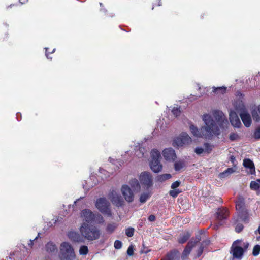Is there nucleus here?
Wrapping results in <instances>:
<instances>
[{"mask_svg": "<svg viewBox=\"0 0 260 260\" xmlns=\"http://www.w3.org/2000/svg\"><path fill=\"white\" fill-rule=\"evenodd\" d=\"M129 184L131 185L132 187H133L134 189L138 190L140 189V184L139 183L137 179H133L131 180Z\"/></svg>", "mask_w": 260, "mask_h": 260, "instance_id": "34", "label": "nucleus"}, {"mask_svg": "<svg viewBox=\"0 0 260 260\" xmlns=\"http://www.w3.org/2000/svg\"><path fill=\"white\" fill-rule=\"evenodd\" d=\"M236 219L234 218L235 224H236V227H235V230L237 233H240L241 232L243 229V225L241 223H237V222L236 221Z\"/></svg>", "mask_w": 260, "mask_h": 260, "instance_id": "41", "label": "nucleus"}, {"mask_svg": "<svg viewBox=\"0 0 260 260\" xmlns=\"http://www.w3.org/2000/svg\"><path fill=\"white\" fill-rule=\"evenodd\" d=\"M45 250L50 254H54L57 252V247L52 242H48L45 246Z\"/></svg>", "mask_w": 260, "mask_h": 260, "instance_id": "19", "label": "nucleus"}, {"mask_svg": "<svg viewBox=\"0 0 260 260\" xmlns=\"http://www.w3.org/2000/svg\"><path fill=\"white\" fill-rule=\"evenodd\" d=\"M162 155L168 161H174L177 157L175 150L172 148L165 149L162 151Z\"/></svg>", "mask_w": 260, "mask_h": 260, "instance_id": "11", "label": "nucleus"}, {"mask_svg": "<svg viewBox=\"0 0 260 260\" xmlns=\"http://www.w3.org/2000/svg\"><path fill=\"white\" fill-rule=\"evenodd\" d=\"M256 232H258L260 235V225L259 226L258 229L255 231V233H256Z\"/></svg>", "mask_w": 260, "mask_h": 260, "instance_id": "58", "label": "nucleus"}, {"mask_svg": "<svg viewBox=\"0 0 260 260\" xmlns=\"http://www.w3.org/2000/svg\"><path fill=\"white\" fill-rule=\"evenodd\" d=\"M257 110L258 111V112L260 114V105L257 107Z\"/></svg>", "mask_w": 260, "mask_h": 260, "instance_id": "60", "label": "nucleus"}, {"mask_svg": "<svg viewBox=\"0 0 260 260\" xmlns=\"http://www.w3.org/2000/svg\"><path fill=\"white\" fill-rule=\"evenodd\" d=\"M180 185V181H176L171 184V188L177 189L176 188Z\"/></svg>", "mask_w": 260, "mask_h": 260, "instance_id": "47", "label": "nucleus"}, {"mask_svg": "<svg viewBox=\"0 0 260 260\" xmlns=\"http://www.w3.org/2000/svg\"><path fill=\"white\" fill-rule=\"evenodd\" d=\"M239 115L244 125L249 127L251 124V118L247 111L240 112Z\"/></svg>", "mask_w": 260, "mask_h": 260, "instance_id": "17", "label": "nucleus"}, {"mask_svg": "<svg viewBox=\"0 0 260 260\" xmlns=\"http://www.w3.org/2000/svg\"><path fill=\"white\" fill-rule=\"evenodd\" d=\"M180 112V108L178 107H174L172 110V113L175 117L179 116Z\"/></svg>", "mask_w": 260, "mask_h": 260, "instance_id": "42", "label": "nucleus"}, {"mask_svg": "<svg viewBox=\"0 0 260 260\" xmlns=\"http://www.w3.org/2000/svg\"><path fill=\"white\" fill-rule=\"evenodd\" d=\"M254 137L256 140L260 139V127L255 129L254 133Z\"/></svg>", "mask_w": 260, "mask_h": 260, "instance_id": "43", "label": "nucleus"}, {"mask_svg": "<svg viewBox=\"0 0 260 260\" xmlns=\"http://www.w3.org/2000/svg\"><path fill=\"white\" fill-rule=\"evenodd\" d=\"M243 165L247 169V173L251 175L255 174V169L253 162L249 158L243 160Z\"/></svg>", "mask_w": 260, "mask_h": 260, "instance_id": "14", "label": "nucleus"}, {"mask_svg": "<svg viewBox=\"0 0 260 260\" xmlns=\"http://www.w3.org/2000/svg\"><path fill=\"white\" fill-rule=\"evenodd\" d=\"M181 192V191L179 189H172V190H170L169 194L173 198L176 197L179 193Z\"/></svg>", "mask_w": 260, "mask_h": 260, "instance_id": "38", "label": "nucleus"}, {"mask_svg": "<svg viewBox=\"0 0 260 260\" xmlns=\"http://www.w3.org/2000/svg\"><path fill=\"white\" fill-rule=\"evenodd\" d=\"M151 160H156L160 159L161 155L160 152L155 149H154L151 151Z\"/></svg>", "mask_w": 260, "mask_h": 260, "instance_id": "25", "label": "nucleus"}, {"mask_svg": "<svg viewBox=\"0 0 260 260\" xmlns=\"http://www.w3.org/2000/svg\"><path fill=\"white\" fill-rule=\"evenodd\" d=\"M230 120L231 124L236 128H239L241 125V121L234 111H231L230 113Z\"/></svg>", "mask_w": 260, "mask_h": 260, "instance_id": "16", "label": "nucleus"}, {"mask_svg": "<svg viewBox=\"0 0 260 260\" xmlns=\"http://www.w3.org/2000/svg\"><path fill=\"white\" fill-rule=\"evenodd\" d=\"M100 5L101 7H103V5L102 3H100Z\"/></svg>", "mask_w": 260, "mask_h": 260, "instance_id": "61", "label": "nucleus"}, {"mask_svg": "<svg viewBox=\"0 0 260 260\" xmlns=\"http://www.w3.org/2000/svg\"><path fill=\"white\" fill-rule=\"evenodd\" d=\"M196 245V242H193L192 241H190L185 247L182 255H181V259L182 260H186L188 256L190 253V252L192 250L193 247Z\"/></svg>", "mask_w": 260, "mask_h": 260, "instance_id": "15", "label": "nucleus"}, {"mask_svg": "<svg viewBox=\"0 0 260 260\" xmlns=\"http://www.w3.org/2000/svg\"><path fill=\"white\" fill-rule=\"evenodd\" d=\"M230 160L232 162H234L235 160V157L234 156H231Z\"/></svg>", "mask_w": 260, "mask_h": 260, "instance_id": "55", "label": "nucleus"}, {"mask_svg": "<svg viewBox=\"0 0 260 260\" xmlns=\"http://www.w3.org/2000/svg\"><path fill=\"white\" fill-rule=\"evenodd\" d=\"M191 141V137L186 133L183 132L174 139L173 145L174 147H182L190 144Z\"/></svg>", "mask_w": 260, "mask_h": 260, "instance_id": "7", "label": "nucleus"}, {"mask_svg": "<svg viewBox=\"0 0 260 260\" xmlns=\"http://www.w3.org/2000/svg\"><path fill=\"white\" fill-rule=\"evenodd\" d=\"M99 173L101 174L100 176L102 179L106 178L110 176V173L102 168L99 169Z\"/></svg>", "mask_w": 260, "mask_h": 260, "instance_id": "36", "label": "nucleus"}, {"mask_svg": "<svg viewBox=\"0 0 260 260\" xmlns=\"http://www.w3.org/2000/svg\"><path fill=\"white\" fill-rule=\"evenodd\" d=\"M55 49H54L52 50V51L51 53H52L54 52H55Z\"/></svg>", "mask_w": 260, "mask_h": 260, "instance_id": "62", "label": "nucleus"}, {"mask_svg": "<svg viewBox=\"0 0 260 260\" xmlns=\"http://www.w3.org/2000/svg\"><path fill=\"white\" fill-rule=\"evenodd\" d=\"M139 225L140 226H142V225H143V221L142 220L141 222H140Z\"/></svg>", "mask_w": 260, "mask_h": 260, "instance_id": "59", "label": "nucleus"}, {"mask_svg": "<svg viewBox=\"0 0 260 260\" xmlns=\"http://www.w3.org/2000/svg\"><path fill=\"white\" fill-rule=\"evenodd\" d=\"M81 235L89 241L98 239L101 235L100 230L96 226L82 222L79 228Z\"/></svg>", "mask_w": 260, "mask_h": 260, "instance_id": "2", "label": "nucleus"}, {"mask_svg": "<svg viewBox=\"0 0 260 260\" xmlns=\"http://www.w3.org/2000/svg\"><path fill=\"white\" fill-rule=\"evenodd\" d=\"M239 138L238 134L236 133H231L229 135V139L231 141H234Z\"/></svg>", "mask_w": 260, "mask_h": 260, "instance_id": "40", "label": "nucleus"}, {"mask_svg": "<svg viewBox=\"0 0 260 260\" xmlns=\"http://www.w3.org/2000/svg\"><path fill=\"white\" fill-rule=\"evenodd\" d=\"M114 246L116 249H119L122 247V242L119 240H116L114 242Z\"/></svg>", "mask_w": 260, "mask_h": 260, "instance_id": "44", "label": "nucleus"}, {"mask_svg": "<svg viewBox=\"0 0 260 260\" xmlns=\"http://www.w3.org/2000/svg\"><path fill=\"white\" fill-rule=\"evenodd\" d=\"M19 3L21 4H24L28 2V0H19Z\"/></svg>", "mask_w": 260, "mask_h": 260, "instance_id": "54", "label": "nucleus"}, {"mask_svg": "<svg viewBox=\"0 0 260 260\" xmlns=\"http://www.w3.org/2000/svg\"><path fill=\"white\" fill-rule=\"evenodd\" d=\"M138 145L135 147V154L138 158H142L145 156L146 150L143 147H142V146H140L139 143H138Z\"/></svg>", "mask_w": 260, "mask_h": 260, "instance_id": "21", "label": "nucleus"}, {"mask_svg": "<svg viewBox=\"0 0 260 260\" xmlns=\"http://www.w3.org/2000/svg\"><path fill=\"white\" fill-rule=\"evenodd\" d=\"M80 217L83 222H86L87 224L94 222L96 224H101L104 222V218L100 214H94L88 209H85L81 211Z\"/></svg>", "mask_w": 260, "mask_h": 260, "instance_id": "5", "label": "nucleus"}, {"mask_svg": "<svg viewBox=\"0 0 260 260\" xmlns=\"http://www.w3.org/2000/svg\"><path fill=\"white\" fill-rule=\"evenodd\" d=\"M110 199L113 204L117 207L121 206L123 205V201L120 195L115 190H112L109 194Z\"/></svg>", "mask_w": 260, "mask_h": 260, "instance_id": "9", "label": "nucleus"}, {"mask_svg": "<svg viewBox=\"0 0 260 260\" xmlns=\"http://www.w3.org/2000/svg\"><path fill=\"white\" fill-rule=\"evenodd\" d=\"M260 253V245H256L253 249L252 254L254 256H257Z\"/></svg>", "mask_w": 260, "mask_h": 260, "instance_id": "37", "label": "nucleus"}, {"mask_svg": "<svg viewBox=\"0 0 260 260\" xmlns=\"http://www.w3.org/2000/svg\"><path fill=\"white\" fill-rule=\"evenodd\" d=\"M251 189L257 190L260 188V182L257 179L255 181H251L250 184Z\"/></svg>", "mask_w": 260, "mask_h": 260, "instance_id": "33", "label": "nucleus"}, {"mask_svg": "<svg viewBox=\"0 0 260 260\" xmlns=\"http://www.w3.org/2000/svg\"><path fill=\"white\" fill-rule=\"evenodd\" d=\"M217 218L219 220L226 219L228 216V211L225 208H219L217 213Z\"/></svg>", "mask_w": 260, "mask_h": 260, "instance_id": "20", "label": "nucleus"}, {"mask_svg": "<svg viewBox=\"0 0 260 260\" xmlns=\"http://www.w3.org/2000/svg\"><path fill=\"white\" fill-rule=\"evenodd\" d=\"M134 229L133 228H128L125 230V234L128 237H131L134 235Z\"/></svg>", "mask_w": 260, "mask_h": 260, "instance_id": "39", "label": "nucleus"}, {"mask_svg": "<svg viewBox=\"0 0 260 260\" xmlns=\"http://www.w3.org/2000/svg\"><path fill=\"white\" fill-rule=\"evenodd\" d=\"M205 149L204 151L207 153H210L212 150V147L209 143L204 144Z\"/></svg>", "mask_w": 260, "mask_h": 260, "instance_id": "45", "label": "nucleus"}, {"mask_svg": "<svg viewBox=\"0 0 260 260\" xmlns=\"http://www.w3.org/2000/svg\"><path fill=\"white\" fill-rule=\"evenodd\" d=\"M117 226L118 224L116 223L112 222L108 223L107 225L106 230L108 233L111 234L115 231Z\"/></svg>", "mask_w": 260, "mask_h": 260, "instance_id": "27", "label": "nucleus"}, {"mask_svg": "<svg viewBox=\"0 0 260 260\" xmlns=\"http://www.w3.org/2000/svg\"><path fill=\"white\" fill-rule=\"evenodd\" d=\"M201 233H200L199 234L196 235V241H193V242H196V244L199 242H200L201 240Z\"/></svg>", "mask_w": 260, "mask_h": 260, "instance_id": "51", "label": "nucleus"}, {"mask_svg": "<svg viewBox=\"0 0 260 260\" xmlns=\"http://www.w3.org/2000/svg\"><path fill=\"white\" fill-rule=\"evenodd\" d=\"M179 253L178 250H173L167 255L166 260H179Z\"/></svg>", "mask_w": 260, "mask_h": 260, "instance_id": "22", "label": "nucleus"}, {"mask_svg": "<svg viewBox=\"0 0 260 260\" xmlns=\"http://www.w3.org/2000/svg\"><path fill=\"white\" fill-rule=\"evenodd\" d=\"M151 197L150 193L147 192H144L142 193L140 197V202L141 203H144L146 202V201Z\"/></svg>", "mask_w": 260, "mask_h": 260, "instance_id": "30", "label": "nucleus"}, {"mask_svg": "<svg viewBox=\"0 0 260 260\" xmlns=\"http://www.w3.org/2000/svg\"><path fill=\"white\" fill-rule=\"evenodd\" d=\"M79 199L77 200L74 202V204H76Z\"/></svg>", "mask_w": 260, "mask_h": 260, "instance_id": "63", "label": "nucleus"}, {"mask_svg": "<svg viewBox=\"0 0 260 260\" xmlns=\"http://www.w3.org/2000/svg\"><path fill=\"white\" fill-rule=\"evenodd\" d=\"M140 182L141 185L147 189L152 185V177L150 173L143 172L140 176Z\"/></svg>", "mask_w": 260, "mask_h": 260, "instance_id": "8", "label": "nucleus"}, {"mask_svg": "<svg viewBox=\"0 0 260 260\" xmlns=\"http://www.w3.org/2000/svg\"><path fill=\"white\" fill-rule=\"evenodd\" d=\"M69 238L74 242H79L81 241L80 235L76 232L70 231L68 234Z\"/></svg>", "mask_w": 260, "mask_h": 260, "instance_id": "23", "label": "nucleus"}, {"mask_svg": "<svg viewBox=\"0 0 260 260\" xmlns=\"http://www.w3.org/2000/svg\"><path fill=\"white\" fill-rule=\"evenodd\" d=\"M45 49L46 50L45 55H46V57H47V58H49L48 53L47 52L48 48H45Z\"/></svg>", "mask_w": 260, "mask_h": 260, "instance_id": "56", "label": "nucleus"}, {"mask_svg": "<svg viewBox=\"0 0 260 260\" xmlns=\"http://www.w3.org/2000/svg\"><path fill=\"white\" fill-rule=\"evenodd\" d=\"M185 167L184 162L183 160H178L174 164V169L175 171H178Z\"/></svg>", "mask_w": 260, "mask_h": 260, "instance_id": "29", "label": "nucleus"}, {"mask_svg": "<svg viewBox=\"0 0 260 260\" xmlns=\"http://www.w3.org/2000/svg\"><path fill=\"white\" fill-rule=\"evenodd\" d=\"M90 180L93 181V183L91 185V186L96 185L98 182V180L96 179V178L94 175H91L90 176Z\"/></svg>", "mask_w": 260, "mask_h": 260, "instance_id": "50", "label": "nucleus"}, {"mask_svg": "<svg viewBox=\"0 0 260 260\" xmlns=\"http://www.w3.org/2000/svg\"><path fill=\"white\" fill-rule=\"evenodd\" d=\"M212 88H213V92L216 94H219V93L223 94V93H225L226 90V87L225 86H221V87H213Z\"/></svg>", "mask_w": 260, "mask_h": 260, "instance_id": "28", "label": "nucleus"}, {"mask_svg": "<svg viewBox=\"0 0 260 260\" xmlns=\"http://www.w3.org/2000/svg\"><path fill=\"white\" fill-rule=\"evenodd\" d=\"M202 120L205 125L200 129L193 124L189 126L191 133L196 137L210 139L214 135L218 136L220 133V129H223L228 124L223 112L219 110L214 111L212 116L209 114H204Z\"/></svg>", "mask_w": 260, "mask_h": 260, "instance_id": "1", "label": "nucleus"}, {"mask_svg": "<svg viewBox=\"0 0 260 260\" xmlns=\"http://www.w3.org/2000/svg\"><path fill=\"white\" fill-rule=\"evenodd\" d=\"M257 109H253L251 112L252 116L254 121L258 122L260 120V116Z\"/></svg>", "mask_w": 260, "mask_h": 260, "instance_id": "35", "label": "nucleus"}, {"mask_svg": "<svg viewBox=\"0 0 260 260\" xmlns=\"http://www.w3.org/2000/svg\"><path fill=\"white\" fill-rule=\"evenodd\" d=\"M38 238V237H36L35 239L34 240H29V243H28V245L30 247H32L33 244H34V241L37 239V238Z\"/></svg>", "mask_w": 260, "mask_h": 260, "instance_id": "53", "label": "nucleus"}, {"mask_svg": "<svg viewBox=\"0 0 260 260\" xmlns=\"http://www.w3.org/2000/svg\"><path fill=\"white\" fill-rule=\"evenodd\" d=\"M203 242L201 244V246L199 248V249L197 250V256L199 257H200L202 254L203 253V250H204V247H203Z\"/></svg>", "mask_w": 260, "mask_h": 260, "instance_id": "46", "label": "nucleus"}, {"mask_svg": "<svg viewBox=\"0 0 260 260\" xmlns=\"http://www.w3.org/2000/svg\"><path fill=\"white\" fill-rule=\"evenodd\" d=\"M249 246L248 242H244L242 240L235 241L231 246L230 253L233 255V259L241 260Z\"/></svg>", "mask_w": 260, "mask_h": 260, "instance_id": "4", "label": "nucleus"}, {"mask_svg": "<svg viewBox=\"0 0 260 260\" xmlns=\"http://www.w3.org/2000/svg\"><path fill=\"white\" fill-rule=\"evenodd\" d=\"M121 191L125 200L127 202L131 203L134 201V194L127 185H122Z\"/></svg>", "mask_w": 260, "mask_h": 260, "instance_id": "10", "label": "nucleus"}, {"mask_svg": "<svg viewBox=\"0 0 260 260\" xmlns=\"http://www.w3.org/2000/svg\"><path fill=\"white\" fill-rule=\"evenodd\" d=\"M58 257L60 260H78L76 259L73 246L68 242H63L60 244Z\"/></svg>", "mask_w": 260, "mask_h": 260, "instance_id": "3", "label": "nucleus"}, {"mask_svg": "<svg viewBox=\"0 0 260 260\" xmlns=\"http://www.w3.org/2000/svg\"><path fill=\"white\" fill-rule=\"evenodd\" d=\"M172 176L170 174H164L158 175L156 177V180L160 182H163L165 181L170 179Z\"/></svg>", "mask_w": 260, "mask_h": 260, "instance_id": "26", "label": "nucleus"}, {"mask_svg": "<svg viewBox=\"0 0 260 260\" xmlns=\"http://www.w3.org/2000/svg\"><path fill=\"white\" fill-rule=\"evenodd\" d=\"M100 11L104 12H105L106 11V9L103 7H101Z\"/></svg>", "mask_w": 260, "mask_h": 260, "instance_id": "57", "label": "nucleus"}, {"mask_svg": "<svg viewBox=\"0 0 260 260\" xmlns=\"http://www.w3.org/2000/svg\"><path fill=\"white\" fill-rule=\"evenodd\" d=\"M127 254L129 256H132L134 254V248L132 245H130L127 250Z\"/></svg>", "mask_w": 260, "mask_h": 260, "instance_id": "49", "label": "nucleus"}, {"mask_svg": "<svg viewBox=\"0 0 260 260\" xmlns=\"http://www.w3.org/2000/svg\"><path fill=\"white\" fill-rule=\"evenodd\" d=\"M110 203L105 198H100L97 199L95 207L102 214L109 217L112 216V212L110 207Z\"/></svg>", "mask_w": 260, "mask_h": 260, "instance_id": "6", "label": "nucleus"}, {"mask_svg": "<svg viewBox=\"0 0 260 260\" xmlns=\"http://www.w3.org/2000/svg\"><path fill=\"white\" fill-rule=\"evenodd\" d=\"M239 94H240V96H239V99L235 101L234 103V107L235 110L239 113H240V112H242L243 111H246L245 106L244 104V102L242 100V94H241L240 92H238V95H239Z\"/></svg>", "mask_w": 260, "mask_h": 260, "instance_id": "12", "label": "nucleus"}, {"mask_svg": "<svg viewBox=\"0 0 260 260\" xmlns=\"http://www.w3.org/2000/svg\"><path fill=\"white\" fill-rule=\"evenodd\" d=\"M89 252L88 248L87 246L82 245L80 247L79 252L80 255H86Z\"/></svg>", "mask_w": 260, "mask_h": 260, "instance_id": "32", "label": "nucleus"}, {"mask_svg": "<svg viewBox=\"0 0 260 260\" xmlns=\"http://www.w3.org/2000/svg\"><path fill=\"white\" fill-rule=\"evenodd\" d=\"M155 216L154 215H150L148 217V220L150 221H154L155 220Z\"/></svg>", "mask_w": 260, "mask_h": 260, "instance_id": "52", "label": "nucleus"}, {"mask_svg": "<svg viewBox=\"0 0 260 260\" xmlns=\"http://www.w3.org/2000/svg\"><path fill=\"white\" fill-rule=\"evenodd\" d=\"M234 172V170L233 168H228L224 172L219 174V176L220 178H223L226 177L229 175L231 174Z\"/></svg>", "mask_w": 260, "mask_h": 260, "instance_id": "31", "label": "nucleus"}, {"mask_svg": "<svg viewBox=\"0 0 260 260\" xmlns=\"http://www.w3.org/2000/svg\"><path fill=\"white\" fill-rule=\"evenodd\" d=\"M194 151L197 154L200 155L204 151V149L202 147H197L195 148Z\"/></svg>", "mask_w": 260, "mask_h": 260, "instance_id": "48", "label": "nucleus"}, {"mask_svg": "<svg viewBox=\"0 0 260 260\" xmlns=\"http://www.w3.org/2000/svg\"><path fill=\"white\" fill-rule=\"evenodd\" d=\"M150 166L151 169L154 173H158L160 172L162 169V165L159 160H151Z\"/></svg>", "mask_w": 260, "mask_h": 260, "instance_id": "18", "label": "nucleus"}, {"mask_svg": "<svg viewBox=\"0 0 260 260\" xmlns=\"http://www.w3.org/2000/svg\"><path fill=\"white\" fill-rule=\"evenodd\" d=\"M190 233L187 231L181 234L178 239V242L180 244L184 243L190 237Z\"/></svg>", "mask_w": 260, "mask_h": 260, "instance_id": "24", "label": "nucleus"}, {"mask_svg": "<svg viewBox=\"0 0 260 260\" xmlns=\"http://www.w3.org/2000/svg\"><path fill=\"white\" fill-rule=\"evenodd\" d=\"M241 206L239 204H236V208H239L238 211V216L236 219V221L238 222L239 221H242L246 222L248 218V213L247 210L245 209H241Z\"/></svg>", "mask_w": 260, "mask_h": 260, "instance_id": "13", "label": "nucleus"}]
</instances>
